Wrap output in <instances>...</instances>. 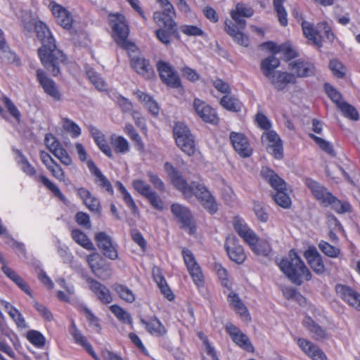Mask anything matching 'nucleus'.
Wrapping results in <instances>:
<instances>
[{"label": "nucleus", "instance_id": "nucleus-23", "mask_svg": "<svg viewBox=\"0 0 360 360\" xmlns=\"http://www.w3.org/2000/svg\"><path fill=\"white\" fill-rule=\"evenodd\" d=\"M58 24L65 29H70L73 24L72 14L64 7L56 2H51L49 6Z\"/></svg>", "mask_w": 360, "mask_h": 360}, {"label": "nucleus", "instance_id": "nucleus-61", "mask_svg": "<svg viewBox=\"0 0 360 360\" xmlns=\"http://www.w3.org/2000/svg\"><path fill=\"white\" fill-rule=\"evenodd\" d=\"M110 311L115 316L124 323H131V317L130 314L117 305H112Z\"/></svg>", "mask_w": 360, "mask_h": 360}, {"label": "nucleus", "instance_id": "nucleus-63", "mask_svg": "<svg viewBox=\"0 0 360 360\" xmlns=\"http://www.w3.org/2000/svg\"><path fill=\"white\" fill-rule=\"evenodd\" d=\"M57 180L61 182H65V174L61 166L54 162L48 168H46Z\"/></svg>", "mask_w": 360, "mask_h": 360}, {"label": "nucleus", "instance_id": "nucleus-9", "mask_svg": "<svg viewBox=\"0 0 360 360\" xmlns=\"http://www.w3.org/2000/svg\"><path fill=\"white\" fill-rule=\"evenodd\" d=\"M18 162L20 165V168L24 173L27 176L34 177L36 181L41 182L47 188H49L54 195L58 197L60 200L65 201L66 198L65 195L61 193L60 190L51 181L44 175H36V169L31 164L28 162L27 158L19 153L18 158Z\"/></svg>", "mask_w": 360, "mask_h": 360}, {"label": "nucleus", "instance_id": "nucleus-42", "mask_svg": "<svg viewBox=\"0 0 360 360\" xmlns=\"http://www.w3.org/2000/svg\"><path fill=\"white\" fill-rule=\"evenodd\" d=\"M58 285L65 290V292L62 290L57 291V297L63 302H70L72 297L75 294V287L73 285L68 283L65 278H60L56 280Z\"/></svg>", "mask_w": 360, "mask_h": 360}, {"label": "nucleus", "instance_id": "nucleus-17", "mask_svg": "<svg viewBox=\"0 0 360 360\" xmlns=\"http://www.w3.org/2000/svg\"><path fill=\"white\" fill-rule=\"evenodd\" d=\"M230 141L234 150L240 157L248 158L252 155V148L243 134L232 131L230 134Z\"/></svg>", "mask_w": 360, "mask_h": 360}, {"label": "nucleus", "instance_id": "nucleus-56", "mask_svg": "<svg viewBox=\"0 0 360 360\" xmlns=\"http://www.w3.org/2000/svg\"><path fill=\"white\" fill-rule=\"evenodd\" d=\"M1 102L5 105L10 115L14 117L18 122L20 121L21 114L13 102L6 96L2 95L1 98Z\"/></svg>", "mask_w": 360, "mask_h": 360}, {"label": "nucleus", "instance_id": "nucleus-58", "mask_svg": "<svg viewBox=\"0 0 360 360\" xmlns=\"http://www.w3.org/2000/svg\"><path fill=\"white\" fill-rule=\"evenodd\" d=\"M253 212L257 219L263 223H266L269 220V213L267 209L259 202L255 201L252 207Z\"/></svg>", "mask_w": 360, "mask_h": 360}, {"label": "nucleus", "instance_id": "nucleus-64", "mask_svg": "<svg viewBox=\"0 0 360 360\" xmlns=\"http://www.w3.org/2000/svg\"><path fill=\"white\" fill-rule=\"evenodd\" d=\"M27 338L34 346L43 347L45 344V338L41 333L36 330H30L27 334Z\"/></svg>", "mask_w": 360, "mask_h": 360}, {"label": "nucleus", "instance_id": "nucleus-31", "mask_svg": "<svg viewBox=\"0 0 360 360\" xmlns=\"http://www.w3.org/2000/svg\"><path fill=\"white\" fill-rule=\"evenodd\" d=\"M289 67L291 71L299 77L311 76L315 71L312 64L300 60L290 62Z\"/></svg>", "mask_w": 360, "mask_h": 360}, {"label": "nucleus", "instance_id": "nucleus-34", "mask_svg": "<svg viewBox=\"0 0 360 360\" xmlns=\"http://www.w3.org/2000/svg\"><path fill=\"white\" fill-rule=\"evenodd\" d=\"M88 129L94 139L96 145L98 146L100 150L108 157L112 156V151L110 147L108 146L104 135L103 133L97 129L96 127L92 125L88 126Z\"/></svg>", "mask_w": 360, "mask_h": 360}, {"label": "nucleus", "instance_id": "nucleus-62", "mask_svg": "<svg viewBox=\"0 0 360 360\" xmlns=\"http://www.w3.org/2000/svg\"><path fill=\"white\" fill-rule=\"evenodd\" d=\"M53 155L64 165L70 166L72 165V159L68 154V151L63 147L60 146L56 150Z\"/></svg>", "mask_w": 360, "mask_h": 360}, {"label": "nucleus", "instance_id": "nucleus-6", "mask_svg": "<svg viewBox=\"0 0 360 360\" xmlns=\"http://www.w3.org/2000/svg\"><path fill=\"white\" fill-rule=\"evenodd\" d=\"M261 175L275 191L274 199L276 203L283 208L289 207L291 200L286 192L285 182L274 170L267 167L262 168Z\"/></svg>", "mask_w": 360, "mask_h": 360}, {"label": "nucleus", "instance_id": "nucleus-24", "mask_svg": "<svg viewBox=\"0 0 360 360\" xmlns=\"http://www.w3.org/2000/svg\"><path fill=\"white\" fill-rule=\"evenodd\" d=\"M86 282L94 295L103 304L112 302V297L108 288L92 278H87Z\"/></svg>", "mask_w": 360, "mask_h": 360}, {"label": "nucleus", "instance_id": "nucleus-8", "mask_svg": "<svg viewBox=\"0 0 360 360\" xmlns=\"http://www.w3.org/2000/svg\"><path fill=\"white\" fill-rule=\"evenodd\" d=\"M302 28L305 37L318 46H321L322 38H325L329 41L334 39L331 28L326 22L319 23L314 28L309 22L303 21Z\"/></svg>", "mask_w": 360, "mask_h": 360}, {"label": "nucleus", "instance_id": "nucleus-44", "mask_svg": "<svg viewBox=\"0 0 360 360\" xmlns=\"http://www.w3.org/2000/svg\"><path fill=\"white\" fill-rule=\"evenodd\" d=\"M87 167L89 169L90 172L96 176V182L99 184V186L105 188L106 191H108L109 193H112V188L111 184L105 178V176L103 175L101 171L97 168V167L92 160L87 161Z\"/></svg>", "mask_w": 360, "mask_h": 360}, {"label": "nucleus", "instance_id": "nucleus-49", "mask_svg": "<svg viewBox=\"0 0 360 360\" xmlns=\"http://www.w3.org/2000/svg\"><path fill=\"white\" fill-rule=\"evenodd\" d=\"M86 75L92 83V84L98 91H105L108 89V84L105 80L100 76L98 73L94 71L92 68L86 70Z\"/></svg>", "mask_w": 360, "mask_h": 360}, {"label": "nucleus", "instance_id": "nucleus-57", "mask_svg": "<svg viewBox=\"0 0 360 360\" xmlns=\"http://www.w3.org/2000/svg\"><path fill=\"white\" fill-rule=\"evenodd\" d=\"M328 206L331 207L338 213L342 214L350 211V205L347 202L340 201L332 195V199L328 202Z\"/></svg>", "mask_w": 360, "mask_h": 360}, {"label": "nucleus", "instance_id": "nucleus-38", "mask_svg": "<svg viewBox=\"0 0 360 360\" xmlns=\"http://www.w3.org/2000/svg\"><path fill=\"white\" fill-rule=\"evenodd\" d=\"M136 98L147 108L153 115L159 114L160 108L157 102L148 94L141 91L134 92Z\"/></svg>", "mask_w": 360, "mask_h": 360}, {"label": "nucleus", "instance_id": "nucleus-20", "mask_svg": "<svg viewBox=\"0 0 360 360\" xmlns=\"http://www.w3.org/2000/svg\"><path fill=\"white\" fill-rule=\"evenodd\" d=\"M193 108L197 115L204 122L212 124L218 122V117L216 111L205 101L195 98L193 103Z\"/></svg>", "mask_w": 360, "mask_h": 360}, {"label": "nucleus", "instance_id": "nucleus-45", "mask_svg": "<svg viewBox=\"0 0 360 360\" xmlns=\"http://www.w3.org/2000/svg\"><path fill=\"white\" fill-rule=\"evenodd\" d=\"M153 274L154 277V280L155 283L158 284L159 288L160 289L162 293L165 296V297L172 300L174 298V295L168 287L167 282L165 278L161 275L160 270L158 269H154L153 271Z\"/></svg>", "mask_w": 360, "mask_h": 360}, {"label": "nucleus", "instance_id": "nucleus-22", "mask_svg": "<svg viewBox=\"0 0 360 360\" xmlns=\"http://www.w3.org/2000/svg\"><path fill=\"white\" fill-rule=\"evenodd\" d=\"M300 349L312 360H328L324 352L311 341L304 338H296Z\"/></svg>", "mask_w": 360, "mask_h": 360}, {"label": "nucleus", "instance_id": "nucleus-40", "mask_svg": "<svg viewBox=\"0 0 360 360\" xmlns=\"http://www.w3.org/2000/svg\"><path fill=\"white\" fill-rule=\"evenodd\" d=\"M147 331L152 335L160 337L166 334L167 330L161 321L157 318H151L148 321H142Z\"/></svg>", "mask_w": 360, "mask_h": 360}, {"label": "nucleus", "instance_id": "nucleus-10", "mask_svg": "<svg viewBox=\"0 0 360 360\" xmlns=\"http://www.w3.org/2000/svg\"><path fill=\"white\" fill-rule=\"evenodd\" d=\"M86 261L92 273L101 280H107L111 276L112 269L108 263L96 252L86 256Z\"/></svg>", "mask_w": 360, "mask_h": 360}, {"label": "nucleus", "instance_id": "nucleus-15", "mask_svg": "<svg viewBox=\"0 0 360 360\" xmlns=\"http://www.w3.org/2000/svg\"><path fill=\"white\" fill-rule=\"evenodd\" d=\"M304 184L321 205L324 207L328 206V202L332 199L333 194L326 187L311 178H307Z\"/></svg>", "mask_w": 360, "mask_h": 360}, {"label": "nucleus", "instance_id": "nucleus-37", "mask_svg": "<svg viewBox=\"0 0 360 360\" xmlns=\"http://www.w3.org/2000/svg\"><path fill=\"white\" fill-rule=\"evenodd\" d=\"M280 65V60L274 56H271L262 60L260 68L262 74L268 79L275 75V70Z\"/></svg>", "mask_w": 360, "mask_h": 360}, {"label": "nucleus", "instance_id": "nucleus-1", "mask_svg": "<svg viewBox=\"0 0 360 360\" xmlns=\"http://www.w3.org/2000/svg\"><path fill=\"white\" fill-rule=\"evenodd\" d=\"M164 169L171 184L183 194L185 198L189 199L193 195H195L209 212L213 214L217 212V204L203 184L198 182L188 184L181 172L169 162L165 163Z\"/></svg>", "mask_w": 360, "mask_h": 360}, {"label": "nucleus", "instance_id": "nucleus-35", "mask_svg": "<svg viewBox=\"0 0 360 360\" xmlns=\"http://www.w3.org/2000/svg\"><path fill=\"white\" fill-rule=\"evenodd\" d=\"M228 301L234 309V310L240 315V318L244 321H249L250 319V314L246 307L241 302L238 295L233 292L228 295Z\"/></svg>", "mask_w": 360, "mask_h": 360}, {"label": "nucleus", "instance_id": "nucleus-25", "mask_svg": "<svg viewBox=\"0 0 360 360\" xmlns=\"http://www.w3.org/2000/svg\"><path fill=\"white\" fill-rule=\"evenodd\" d=\"M335 290L339 296L351 307L360 311V295L351 288L337 285Z\"/></svg>", "mask_w": 360, "mask_h": 360}, {"label": "nucleus", "instance_id": "nucleus-7", "mask_svg": "<svg viewBox=\"0 0 360 360\" xmlns=\"http://www.w3.org/2000/svg\"><path fill=\"white\" fill-rule=\"evenodd\" d=\"M173 134L177 146L184 153L191 156L198 152L193 136L184 123H175L173 127Z\"/></svg>", "mask_w": 360, "mask_h": 360}, {"label": "nucleus", "instance_id": "nucleus-28", "mask_svg": "<svg viewBox=\"0 0 360 360\" xmlns=\"http://www.w3.org/2000/svg\"><path fill=\"white\" fill-rule=\"evenodd\" d=\"M254 13V10L242 3L236 4V8L231 10L230 14L232 19L241 27L244 28L246 25V21L242 18H250Z\"/></svg>", "mask_w": 360, "mask_h": 360}, {"label": "nucleus", "instance_id": "nucleus-51", "mask_svg": "<svg viewBox=\"0 0 360 360\" xmlns=\"http://www.w3.org/2000/svg\"><path fill=\"white\" fill-rule=\"evenodd\" d=\"M112 288L120 298L126 302L131 303L136 300V296L133 291L127 286L121 284H115Z\"/></svg>", "mask_w": 360, "mask_h": 360}, {"label": "nucleus", "instance_id": "nucleus-14", "mask_svg": "<svg viewBox=\"0 0 360 360\" xmlns=\"http://www.w3.org/2000/svg\"><path fill=\"white\" fill-rule=\"evenodd\" d=\"M225 249L229 258L237 264H243L246 259V255L238 239L234 236L227 237L225 244Z\"/></svg>", "mask_w": 360, "mask_h": 360}, {"label": "nucleus", "instance_id": "nucleus-36", "mask_svg": "<svg viewBox=\"0 0 360 360\" xmlns=\"http://www.w3.org/2000/svg\"><path fill=\"white\" fill-rule=\"evenodd\" d=\"M225 30L239 45L244 47H247L249 45L248 37L243 32L238 31L230 20L225 22Z\"/></svg>", "mask_w": 360, "mask_h": 360}, {"label": "nucleus", "instance_id": "nucleus-27", "mask_svg": "<svg viewBox=\"0 0 360 360\" xmlns=\"http://www.w3.org/2000/svg\"><path fill=\"white\" fill-rule=\"evenodd\" d=\"M269 81L274 86L275 89L283 91L285 89L288 84H295L296 77L293 74L287 72L277 71Z\"/></svg>", "mask_w": 360, "mask_h": 360}, {"label": "nucleus", "instance_id": "nucleus-43", "mask_svg": "<svg viewBox=\"0 0 360 360\" xmlns=\"http://www.w3.org/2000/svg\"><path fill=\"white\" fill-rule=\"evenodd\" d=\"M58 285L65 290V292L62 290L57 291V297L63 302H70L72 297L75 294V287L73 285L68 283L65 278H60L56 280Z\"/></svg>", "mask_w": 360, "mask_h": 360}, {"label": "nucleus", "instance_id": "nucleus-12", "mask_svg": "<svg viewBox=\"0 0 360 360\" xmlns=\"http://www.w3.org/2000/svg\"><path fill=\"white\" fill-rule=\"evenodd\" d=\"M171 212L181 226L188 229L190 234L195 233L196 229L193 216L186 207L179 203H174L171 205Z\"/></svg>", "mask_w": 360, "mask_h": 360}, {"label": "nucleus", "instance_id": "nucleus-32", "mask_svg": "<svg viewBox=\"0 0 360 360\" xmlns=\"http://www.w3.org/2000/svg\"><path fill=\"white\" fill-rule=\"evenodd\" d=\"M131 67L136 72L146 79H150L153 77L154 72L152 66L145 58L137 57L131 59Z\"/></svg>", "mask_w": 360, "mask_h": 360}, {"label": "nucleus", "instance_id": "nucleus-46", "mask_svg": "<svg viewBox=\"0 0 360 360\" xmlns=\"http://www.w3.org/2000/svg\"><path fill=\"white\" fill-rule=\"evenodd\" d=\"M20 16V24L23 29L30 32L32 31L35 25L40 22L35 15L30 11H22Z\"/></svg>", "mask_w": 360, "mask_h": 360}, {"label": "nucleus", "instance_id": "nucleus-54", "mask_svg": "<svg viewBox=\"0 0 360 360\" xmlns=\"http://www.w3.org/2000/svg\"><path fill=\"white\" fill-rule=\"evenodd\" d=\"M111 144L117 153H126L129 150V142L122 136H112Z\"/></svg>", "mask_w": 360, "mask_h": 360}, {"label": "nucleus", "instance_id": "nucleus-11", "mask_svg": "<svg viewBox=\"0 0 360 360\" xmlns=\"http://www.w3.org/2000/svg\"><path fill=\"white\" fill-rule=\"evenodd\" d=\"M181 254L193 281L198 288L202 287L204 285V276L194 255L190 250L185 248L182 249Z\"/></svg>", "mask_w": 360, "mask_h": 360}, {"label": "nucleus", "instance_id": "nucleus-26", "mask_svg": "<svg viewBox=\"0 0 360 360\" xmlns=\"http://www.w3.org/2000/svg\"><path fill=\"white\" fill-rule=\"evenodd\" d=\"M304 255L316 274H321L324 273L325 265L322 257L315 247H309L305 250Z\"/></svg>", "mask_w": 360, "mask_h": 360}, {"label": "nucleus", "instance_id": "nucleus-41", "mask_svg": "<svg viewBox=\"0 0 360 360\" xmlns=\"http://www.w3.org/2000/svg\"><path fill=\"white\" fill-rule=\"evenodd\" d=\"M1 303L4 306L5 310L7 311L10 317L15 323L18 328L22 329L27 327L22 315L16 308H15L9 302L4 300H1Z\"/></svg>", "mask_w": 360, "mask_h": 360}, {"label": "nucleus", "instance_id": "nucleus-16", "mask_svg": "<svg viewBox=\"0 0 360 360\" xmlns=\"http://www.w3.org/2000/svg\"><path fill=\"white\" fill-rule=\"evenodd\" d=\"M226 330L236 345L248 352H254V347L249 338L238 328L232 323H227Z\"/></svg>", "mask_w": 360, "mask_h": 360}, {"label": "nucleus", "instance_id": "nucleus-4", "mask_svg": "<svg viewBox=\"0 0 360 360\" xmlns=\"http://www.w3.org/2000/svg\"><path fill=\"white\" fill-rule=\"evenodd\" d=\"M279 267L292 283L299 285L311 278L309 270L294 250L289 252L288 257L280 262Z\"/></svg>", "mask_w": 360, "mask_h": 360}, {"label": "nucleus", "instance_id": "nucleus-52", "mask_svg": "<svg viewBox=\"0 0 360 360\" xmlns=\"http://www.w3.org/2000/svg\"><path fill=\"white\" fill-rule=\"evenodd\" d=\"M318 246L321 252L329 257L337 258L341 254L339 248L333 246L324 240L320 241Z\"/></svg>", "mask_w": 360, "mask_h": 360}, {"label": "nucleus", "instance_id": "nucleus-3", "mask_svg": "<svg viewBox=\"0 0 360 360\" xmlns=\"http://www.w3.org/2000/svg\"><path fill=\"white\" fill-rule=\"evenodd\" d=\"M233 228L238 236L256 255L267 256L270 253L271 245L269 242L266 240L259 239L243 219L236 217L233 219Z\"/></svg>", "mask_w": 360, "mask_h": 360}, {"label": "nucleus", "instance_id": "nucleus-39", "mask_svg": "<svg viewBox=\"0 0 360 360\" xmlns=\"http://www.w3.org/2000/svg\"><path fill=\"white\" fill-rule=\"evenodd\" d=\"M303 326L311 333L312 336L316 340L323 339L328 337V333L325 329L309 316H306L303 319Z\"/></svg>", "mask_w": 360, "mask_h": 360}, {"label": "nucleus", "instance_id": "nucleus-59", "mask_svg": "<svg viewBox=\"0 0 360 360\" xmlns=\"http://www.w3.org/2000/svg\"><path fill=\"white\" fill-rule=\"evenodd\" d=\"M132 186L136 191L143 197L147 196L153 191L148 184L140 179H134L132 181Z\"/></svg>", "mask_w": 360, "mask_h": 360}, {"label": "nucleus", "instance_id": "nucleus-53", "mask_svg": "<svg viewBox=\"0 0 360 360\" xmlns=\"http://www.w3.org/2000/svg\"><path fill=\"white\" fill-rule=\"evenodd\" d=\"M286 0H274V10L277 14V17L280 24L285 27L288 25L287 12L285 8L283 6V3Z\"/></svg>", "mask_w": 360, "mask_h": 360}, {"label": "nucleus", "instance_id": "nucleus-55", "mask_svg": "<svg viewBox=\"0 0 360 360\" xmlns=\"http://www.w3.org/2000/svg\"><path fill=\"white\" fill-rule=\"evenodd\" d=\"M63 128L70 134L72 138H77L81 134L80 127L72 120L68 118H63L62 120Z\"/></svg>", "mask_w": 360, "mask_h": 360}, {"label": "nucleus", "instance_id": "nucleus-29", "mask_svg": "<svg viewBox=\"0 0 360 360\" xmlns=\"http://www.w3.org/2000/svg\"><path fill=\"white\" fill-rule=\"evenodd\" d=\"M77 194L91 212L100 213L101 209L100 202L89 191L84 188H79L77 190Z\"/></svg>", "mask_w": 360, "mask_h": 360}, {"label": "nucleus", "instance_id": "nucleus-50", "mask_svg": "<svg viewBox=\"0 0 360 360\" xmlns=\"http://www.w3.org/2000/svg\"><path fill=\"white\" fill-rule=\"evenodd\" d=\"M118 191L121 193L122 195V198L125 202L126 205L131 210L134 214H138L139 210L138 207L132 198L131 194L127 191L126 188L123 186V184L120 182H117L116 184Z\"/></svg>", "mask_w": 360, "mask_h": 360}, {"label": "nucleus", "instance_id": "nucleus-2", "mask_svg": "<svg viewBox=\"0 0 360 360\" xmlns=\"http://www.w3.org/2000/svg\"><path fill=\"white\" fill-rule=\"evenodd\" d=\"M34 28L37 38L42 44V46L38 50L41 62L53 76H57L60 72V64L64 62L65 56L56 49L55 39L43 22H38Z\"/></svg>", "mask_w": 360, "mask_h": 360}, {"label": "nucleus", "instance_id": "nucleus-60", "mask_svg": "<svg viewBox=\"0 0 360 360\" xmlns=\"http://www.w3.org/2000/svg\"><path fill=\"white\" fill-rule=\"evenodd\" d=\"M145 198L154 209L158 211H162L165 209V203L163 200L154 190Z\"/></svg>", "mask_w": 360, "mask_h": 360}, {"label": "nucleus", "instance_id": "nucleus-13", "mask_svg": "<svg viewBox=\"0 0 360 360\" xmlns=\"http://www.w3.org/2000/svg\"><path fill=\"white\" fill-rule=\"evenodd\" d=\"M157 69L162 81L167 86L172 88L181 86L180 78L170 64L165 61H159Z\"/></svg>", "mask_w": 360, "mask_h": 360}, {"label": "nucleus", "instance_id": "nucleus-21", "mask_svg": "<svg viewBox=\"0 0 360 360\" xmlns=\"http://www.w3.org/2000/svg\"><path fill=\"white\" fill-rule=\"evenodd\" d=\"M37 80L44 89V92L55 101H60L62 95L58 86L53 80L48 77L46 74L41 70L37 71Z\"/></svg>", "mask_w": 360, "mask_h": 360}, {"label": "nucleus", "instance_id": "nucleus-18", "mask_svg": "<svg viewBox=\"0 0 360 360\" xmlns=\"http://www.w3.org/2000/svg\"><path fill=\"white\" fill-rule=\"evenodd\" d=\"M263 144L266 146L269 153L276 158L280 159L283 155V147L281 139L274 131L264 132L262 136Z\"/></svg>", "mask_w": 360, "mask_h": 360}, {"label": "nucleus", "instance_id": "nucleus-48", "mask_svg": "<svg viewBox=\"0 0 360 360\" xmlns=\"http://www.w3.org/2000/svg\"><path fill=\"white\" fill-rule=\"evenodd\" d=\"M220 103L223 108L233 112H240L243 108L242 103L234 96L230 95L223 96Z\"/></svg>", "mask_w": 360, "mask_h": 360}, {"label": "nucleus", "instance_id": "nucleus-30", "mask_svg": "<svg viewBox=\"0 0 360 360\" xmlns=\"http://www.w3.org/2000/svg\"><path fill=\"white\" fill-rule=\"evenodd\" d=\"M175 11L168 12L167 11H156L153 14V20L158 26L167 30H174L176 23L174 21Z\"/></svg>", "mask_w": 360, "mask_h": 360}, {"label": "nucleus", "instance_id": "nucleus-33", "mask_svg": "<svg viewBox=\"0 0 360 360\" xmlns=\"http://www.w3.org/2000/svg\"><path fill=\"white\" fill-rule=\"evenodd\" d=\"M70 332L71 335L73 337L75 343L83 347L95 360H101L94 351L91 345L88 342L86 337H84L77 328L75 323H72Z\"/></svg>", "mask_w": 360, "mask_h": 360}, {"label": "nucleus", "instance_id": "nucleus-5", "mask_svg": "<svg viewBox=\"0 0 360 360\" xmlns=\"http://www.w3.org/2000/svg\"><path fill=\"white\" fill-rule=\"evenodd\" d=\"M108 20L112 30V37L117 44L129 52H135L136 45L127 39L129 27L125 17L120 13H111L108 15Z\"/></svg>", "mask_w": 360, "mask_h": 360}, {"label": "nucleus", "instance_id": "nucleus-47", "mask_svg": "<svg viewBox=\"0 0 360 360\" xmlns=\"http://www.w3.org/2000/svg\"><path fill=\"white\" fill-rule=\"evenodd\" d=\"M72 237L73 240L79 245L83 247L87 250H96V248L92 242L82 231L78 229L72 231Z\"/></svg>", "mask_w": 360, "mask_h": 360}, {"label": "nucleus", "instance_id": "nucleus-19", "mask_svg": "<svg viewBox=\"0 0 360 360\" xmlns=\"http://www.w3.org/2000/svg\"><path fill=\"white\" fill-rule=\"evenodd\" d=\"M95 240L97 246L102 251L103 254L110 259H116L118 253L115 245L110 236L105 232H98L95 235Z\"/></svg>", "mask_w": 360, "mask_h": 360}]
</instances>
